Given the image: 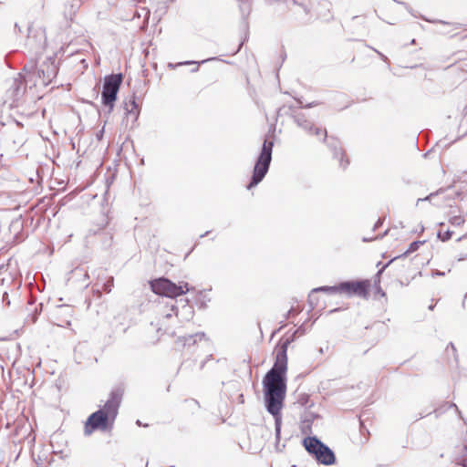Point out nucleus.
Segmentation results:
<instances>
[{"instance_id": "obj_1", "label": "nucleus", "mask_w": 467, "mask_h": 467, "mask_svg": "<svg viewBox=\"0 0 467 467\" xmlns=\"http://www.w3.org/2000/svg\"><path fill=\"white\" fill-rule=\"evenodd\" d=\"M286 345L287 342L278 349L273 368L266 373L263 379L265 407L267 411L275 418L276 437H279L280 435V411L282 410L286 392Z\"/></svg>"}, {"instance_id": "obj_2", "label": "nucleus", "mask_w": 467, "mask_h": 467, "mask_svg": "<svg viewBox=\"0 0 467 467\" xmlns=\"http://www.w3.org/2000/svg\"><path fill=\"white\" fill-rule=\"evenodd\" d=\"M122 392L115 389L110 393L102 409L93 412L87 420L84 428L85 435L88 436L95 431H106L112 428L121 401Z\"/></svg>"}, {"instance_id": "obj_3", "label": "nucleus", "mask_w": 467, "mask_h": 467, "mask_svg": "<svg viewBox=\"0 0 467 467\" xmlns=\"http://www.w3.org/2000/svg\"><path fill=\"white\" fill-rule=\"evenodd\" d=\"M371 282L368 279L342 282L335 286H323V293L327 295L340 294L349 297L358 296L368 298L371 290Z\"/></svg>"}, {"instance_id": "obj_4", "label": "nucleus", "mask_w": 467, "mask_h": 467, "mask_svg": "<svg viewBox=\"0 0 467 467\" xmlns=\"http://www.w3.org/2000/svg\"><path fill=\"white\" fill-rule=\"evenodd\" d=\"M273 147V141L265 140L261 152L257 158V161L254 168L251 182L247 186L248 189H251L256 186L259 182H261L262 180L265 178V174L267 173L272 161Z\"/></svg>"}, {"instance_id": "obj_5", "label": "nucleus", "mask_w": 467, "mask_h": 467, "mask_svg": "<svg viewBox=\"0 0 467 467\" xmlns=\"http://www.w3.org/2000/svg\"><path fill=\"white\" fill-rule=\"evenodd\" d=\"M121 83V74H112L105 78L101 99L103 105L109 109V113H110L114 109V103L117 99V95Z\"/></svg>"}, {"instance_id": "obj_6", "label": "nucleus", "mask_w": 467, "mask_h": 467, "mask_svg": "<svg viewBox=\"0 0 467 467\" xmlns=\"http://www.w3.org/2000/svg\"><path fill=\"white\" fill-rule=\"evenodd\" d=\"M161 326L166 327V321L176 317L180 322L190 321L194 316V309L189 305L188 300H185L181 309L173 304L166 306L162 311ZM165 332H168V327H164Z\"/></svg>"}, {"instance_id": "obj_7", "label": "nucleus", "mask_w": 467, "mask_h": 467, "mask_svg": "<svg viewBox=\"0 0 467 467\" xmlns=\"http://www.w3.org/2000/svg\"><path fill=\"white\" fill-rule=\"evenodd\" d=\"M34 78H36V73L29 71L24 76L19 74L18 78L13 79L10 88L6 92L7 99L11 100L9 103L10 108L16 107V103L23 96L26 89L24 82L27 85L28 82L33 81Z\"/></svg>"}, {"instance_id": "obj_8", "label": "nucleus", "mask_w": 467, "mask_h": 467, "mask_svg": "<svg viewBox=\"0 0 467 467\" xmlns=\"http://www.w3.org/2000/svg\"><path fill=\"white\" fill-rule=\"evenodd\" d=\"M151 290L158 295L174 298L182 295V290L171 280L161 277L150 282Z\"/></svg>"}, {"instance_id": "obj_9", "label": "nucleus", "mask_w": 467, "mask_h": 467, "mask_svg": "<svg viewBox=\"0 0 467 467\" xmlns=\"http://www.w3.org/2000/svg\"><path fill=\"white\" fill-rule=\"evenodd\" d=\"M57 72V67L55 64V61L52 59H47L40 66V68L37 72V80H34V86L38 84H42L44 86L48 85L52 79L56 77Z\"/></svg>"}, {"instance_id": "obj_10", "label": "nucleus", "mask_w": 467, "mask_h": 467, "mask_svg": "<svg viewBox=\"0 0 467 467\" xmlns=\"http://www.w3.org/2000/svg\"><path fill=\"white\" fill-rule=\"evenodd\" d=\"M305 449L315 455L317 461L321 462V441L317 437H306L303 441Z\"/></svg>"}, {"instance_id": "obj_11", "label": "nucleus", "mask_w": 467, "mask_h": 467, "mask_svg": "<svg viewBox=\"0 0 467 467\" xmlns=\"http://www.w3.org/2000/svg\"><path fill=\"white\" fill-rule=\"evenodd\" d=\"M298 127L309 135H318L319 128L316 126L312 120L308 119L305 115L298 114L295 119Z\"/></svg>"}, {"instance_id": "obj_12", "label": "nucleus", "mask_w": 467, "mask_h": 467, "mask_svg": "<svg viewBox=\"0 0 467 467\" xmlns=\"http://www.w3.org/2000/svg\"><path fill=\"white\" fill-rule=\"evenodd\" d=\"M454 231L451 230L445 223H441L438 231V237L442 241L446 242L455 236Z\"/></svg>"}, {"instance_id": "obj_13", "label": "nucleus", "mask_w": 467, "mask_h": 467, "mask_svg": "<svg viewBox=\"0 0 467 467\" xmlns=\"http://www.w3.org/2000/svg\"><path fill=\"white\" fill-rule=\"evenodd\" d=\"M124 109L126 114L132 115L136 119L139 116V106L135 101L134 97L125 103Z\"/></svg>"}, {"instance_id": "obj_14", "label": "nucleus", "mask_w": 467, "mask_h": 467, "mask_svg": "<svg viewBox=\"0 0 467 467\" xmlns=\"http://www.w3.org/2000/svg\"><path fill=\"white\" fill-rule=\"evenodd\" d=\"M203 337V333H196L194 335H190L188 337L179 338L178 342H182V346H192L194 345L198 340H202Z\"/></svg>"}, {"instance_id": "obj_15", "label": "nucleus", "mask_w": 467, "mask_h": 467, "mask_svg": "<svg viewBox=\"0 0 467 467\" xmlns=\"http://www.w3.org/2000/svg\"><path fill=\"white\" fill-rule=\"evenodd\" d=\"M449 197V194L445 191H441L436 193H431L427 197L428 200L433 202V204L440 205L444 202Z\"/></svg>"}, {"instance_id": "obj_16", "label": "nucleus", "mask_w": 467, "mask_h": 467, "mask_svg": "<svg viewBox=\"0 0 467 467\" xmlns=\"http://www.w3.org/2000/svg\"><path fill=\"white\" fill-rule=\"evenodd\" d=\"M336 462L334 452L325 444H323V464L330 465Z\"/></svg>"}, {"instance_id": "obj_17", "label": "nucleus", "mask_w": 467, "mask_h": 467, "mask_svg": "<svg viewBox=\"0 0 467 467\" xmlns=\"http://www.w3.org/2000/svg\"><path fill=\"white\" fill-rule=\"evenodd\" d=\"M321 291V287L314 288L308 296V304L313 310L319 304V296L318 294Z\"/></svg>"}, {"instance_id": "obj_18", "label": "nucleus", "mask_w": 467, "mask_h": 467, "mask_svg": "<svg viewBox=\"0 0 467 467\" xmlns=\"http://www.w3.org/2000/svg\"><path fill=\"white\" fill-rule=\"evenodd\" d=\"M456 71L467 73V57L460 58L455 64L453 65Z\"/></svg>"}, {"instance_id": "obj_19", "label": "nucleus", "mask_w": 467, "mask_h": 467, "mask_svg": "<svg viewBox=\"0 0 467 467\" xmlns=\"http://www.w3.org/2000/svg\"><path fill=\"white\" fill-rule=\"evenodd\" d=\"M426 244L425 241H416L410 244L409 248L405 251L404 255H408L419 250L420 246H424Z\"/></svg>"}, {"instance_id": "obj_20", "label": "nucleus", "mask_w": 467, "mask_h": 467, "mask_svg": "<svg viewBox=\"0 0 467 467\" xmlns=\"http://www.w3.org/2000/svg\"><path fill=\"white\" fill-rule=\"evenodd\" d=\"M449 222L455 227L462 226L465 223V219L462 214L452 215L450 217Z\"/></svg>"}, {"instance_id": "obj_21", "label": "nucleus", "mask_w": 467, "mask_h": 467, "mask_svg": "<svg viewBox=\"0 0 467 467\" xmlns=\"http://www.w3.org/2000/svg\"><path fill=\"white\" fill-rule=\"evenodd\" d=\"M177 287H181V290H182V295H184L191 290L189 284L186 282L180 283V285H177Z\"/></svg>"}, {"instance_id": "obj_22", "label": "nucleus", "mask_w": 467, "mask_h": 467, "mask_svg": "<svg viewBox=\"0 0 467 467\" xmlns=\"http://www.w3.org/2000/svg\"><path fill=\"white\" fill-rule=\"evenodd\" d=\"M444 407L448 408L449 410H451L453 411H455L457 410V407L455 404H452V403H447L444 405Z\"/></svg>"}, {"instance_id": "obj_23", "label": "nucleus", "mask_w": 467, "mask_h": 467, "mask_svg": "<svg viewBox=\"0 0 467 467\" xmlns=\"http://www.w3.org/2000/svg\"><path fill=\"white\" fill-rule=\"evenodd\" d=\"M379 284H380V281H379V279L378 278V279L375 281V286H376V288H377L378 293H381L382 295H384V294L381 292V288H380Z\"/></svg>"}, {"instance_id": "obj_24", "label": "nucleus", "mask_w": 467, "mask_h": 467, "mask_svg": "<svg viewBox=\"0 0 467 467\" xmlns=\"http://www.w3.org/2000/svg\"><path fill=\"white\" fill-rule=\"evenodd\" d=\"M462 467H467V457L463 459L462 462L461 463Z\"/></svg>"}, {"instance_id": "obj_25", "label": "nucleus", "mask_w": 467, "mask_h": 467, "mask_svg": "<svg viewBox=\"0 0 467 467\" xmlns=\"http://www.w3.org/2000/svg\"><path fill=\"white\" fill-rule=\"evenodd\" d=\"M192 62L191 61H186V62H183V63H178L176 66H181V65H188V64H192Z\"/></svg>"}, {"instance_id": "obj_26", "label": "nucleus", "mask_w": 467, "mask_h": 467, "mask_svg": "<svg viewBox=\"0 0 467 467\" xmlns=\"http://www.w3.org/2000/svg\"><path fill=\"white\" fill-rule=\"evenodd\" d=\"M449 347L452 349V351H455V348H454L453 344H451H451L447 347V348H448Z\"/></svg>"}, {"instance_id": "obj_27", "label": "nucleus", "mask_w": 467, "mask_h": 467, "mask_svg": "<svg viewBox=\"0 0 467 467\" xmlns=\"http://www.w3.org/2000/svg\"><path fill=\"white\" fill-rule=\"evenodd\" d=\"M76 2V5H79V1L78 0H74Z\"/></svg>"}, {"instance_id": "obj_28", "label": "nucleus", "mask_w": 467, "mask_h": 467, "mask_svg": "<svg viewBox=\"0 0 467 467\" xmlns=\"http://www.w3.org/2000/svg\"><path fill=\"white\" fill-rule=\"evenodd\" d=\"M193 72L198 71V67H196L194 69H192Z\"/></svg>"}, {"instance_id": "obj_29", "label": "nucleus", "mask_w": 467, "mask_h": 467, "mask_svg": "<svg viewBox=\"0 0 467 467\" xmlns=\"http://www.w3.org/2000/svg\"><path fill=\"white\" fill-rule=\"evenodd\" d=\"M209 59H205V60H202V63H205L206 61H208Z\"/></svg>"}]
</instances>
